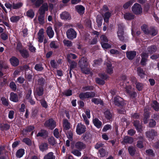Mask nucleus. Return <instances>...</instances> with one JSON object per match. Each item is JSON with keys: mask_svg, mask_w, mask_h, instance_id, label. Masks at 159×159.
Returning a JSON list of instances; mask_svg holds the SVG:
<instances>
[{"mask_svg": "<svg viewBox=\"0 0 159 159\" xmlns=\"http://www.w3.org/2000/svg\"><path fill=\"white\" fill-rule=\"evenodd\" d=\"M79 63L82 72L85 74H89L90 73V69L86 58H82L79 61Z\"/></svg>", "mask_w": 159, "mask_h": 159, "instance_id": "f257e3e1", "label": "nucleus"}, {"mask_svg": "<svg viewBox=\"0 0 159 159\" xmlns=\"http://www.w3.org/2000/svg\"><path fill=\"white\" fill-rule=\"evenodd\" d=\"M133 13L136 15H141L143 13V8L138 3H135L131 8Z\"/></svg>", "mask_w": 159, "mask_h": 159, "instance_id": "f03ea898", "label": "nucleus"}, {"mask_svg": "<svg viewBox=\"0 0 159 159\" xmlns=\"http://www.w3.org/2000/svg\"><path fill=\"white\" fill-rule=\"evenodd\" d=\"M95 93L94 92H86L81 93L79 95V97L82 100L94 97Z\"/></svg>", "mask_w": 159, "mask_h": 159, "instance_id": "7ed1b4c3", "label": "nucleus"}, {"mask_svg": "<svg viewBox=\"0 0 159 159\" xmlns=\"http://www.w3.org/2000/svg\"><path fill=\"white\" fill-rule=\"evenodd\" d=\"M66 34L67 38L70 39H73L76 37L77 33L73 29L70 28L68 30Z\"/></svg>", "mask_w": 159, "mask_h": 159, "instance_id": "20e7f679", "label": "nucleus"}, {"mask_svg": "<svg viewBox=\"0 0 159 159\" xmlns=\"http://www.w3.org/2000/svg\"><path fill=\"white\" fill-rule=\"evenodd\" d=\"M86 127L81 123H78L76 127V132L77 134L80 135L84 133L86 131Z\"/></svg>", "mask_w": 159, "mask_h": 159, "instance_id": "39448f33", "label": "nucleus"}, {"mask_svg": "<svg viewBox=\"0 0 159 159\" xmlns=\"http://www.w3.org/2000/svg\"><path fill=\"white\" fill-rule=\"evenodd\" d=\"M99 76L102 79H101L98 78H96V83L100 85L104 84H105V82L103 79H105L107 78V75L103 73H100L99 74Z\"/></svg>", "mask_w": 159, "mask_h": 159, "instance_id": "423d86ee", "label": "nucleus"}, {"mask_svg": "<svg viewBox=\"0 0 159 159\" xmlns=\"http://www.w3.org/2000/svg\"><path fill=\"white\" fill-rule=\"evenodd\" d=\"M113 102L115 105L118 106H123L124 104V100L118 96L114 98Z\"/></svg>", "mask_w": 159, "mask_h": 159, "instance_id": "0eeeda50", "label": "nucleus"}, {"mask_svg": "<svg viewBox=\"0 0 159 159\" xmlns=\"http://www.w3.org/2000/svg\"><path fill=\"white\" fill-rule=\"evenodd\" d=\"M44 125L51 129H54L56 126V122L52 119H50L47 121Z\"/></svg>", "mask_w": 159, "mask_h": 159, "instance_id": "6e6552de", "label": "nucleus"}, {"mask_svg": "<svg viewBox=\"0 0 159 159\" xmlns=\"http://www.w3.org/2000/svg\"><path fill=\"white\" fill-rule=\"evenodd\" d=\"M44 30L43 29H40L37 34V38L38 41L40 43H42L44 39Z\"/></svg>", "mask_w": 159, "mask_h": 159, "instance_id": "1a4fd4ad", "label": "nucleus"}, {"mask_svg": "<svg viewBox=\"0 0 159 159\" xmlns=\"http://www.w3.org/2000/svg\"><path fill=\"white\" fill-rule=\"evenodd\" d=\"M157 134V132L154 130H152L151 131H148L146 133L147 137L150 141L152 140L154 136Z\"/></svg>", "mask_w": 159, "mask_h": 159, "instance_id": "9d476101", "label": "nucleus"}, {"mask_svg": "<svg viewBox=\"0 0 159 159\" xmlns=\"http://www.w3.org/2000/svg\"><path fill=\"white\" fill-rule=\"evenodd\" d=\"M48 6L47 2L43 3L42 6L39 9V12L45 14L46 11L48 10Z\"/></svg>", "mask_w": 159, "mask_h": 159, "instance_id": "9b49d317", "label": "nucleus"}, {"mask_svg": "<svg viewBox=\"0 0 159 159\" xmlns=\"http://www.w3.org/2000/svg\"><path fill=\"white\" fill-rule=\"evenodd\" d=\"M61 18L64 20H70L71 17L70 14L67 11H64L60 14Z\"/></svg>", "mask_w": 159, "mask_h": 159, "instance_id": "f8f14e48", "label": "nucleus"}, {"mask_svg": "<svg viewBox=\"0 0 159 159\" xmlns=\"http://www.w3.org/2000/svg\"><path fill=\"white\" fill-rule=\"evenodd\" d=\"M117 36L120 40L123 41L124 40V31L122 26H119L118 30L117 32Z\"/></svg>", "mask_w": 159, "mask_h": 159, "instance_id": "ddd939ff", "label": "nucleus"}, {"mask_svg": "<svg viewBox=\"0 0 159 159\" xmlns=\"http://www.w3.org/2000/svg\"><path fill=\"white\" fill-rule=\"evenodd\" d=\"M126 91L131 97H134L137 95L136 93L132 91V88L130 86H126L125 87Z\"/></svg>", "mask_w": 159, "mask_h": 159, "instance_id": "4468645a", "label": "nucleus"}, {"mask_svg": "<svg viewBox=\"0 0 159 159\" xmlns=\"http://www.w3.org/2000/svg\"><path fill=\"white\" fill-rule=\"evenodd\" d=\"M126 56L129 60L133 59L136 55V52L135 51H127L126 52Z\"/></svg>", "mask_w": 159, "mask_h": 159, "instance_id": "2eb2a0df", "label": "nucleus"}, {"mask_svg": "<svg viewBox=\"0 0 159 159\" xmlns=\"http://www.w3.org/2000/svg\"><path fill=\"white\" fill-rule=\"evenodd\" d=\"M39 15L38 16V20L39 23L40 25L43 24L45 22V14L39 12Z\"/></svg>", "mask_w": 159, "mask_h": 159, "instance_id": "dca6fc26", "label": "nucleus"}, {"mask_svg": "<svg viewBox=\"0 0 159 159\" xmlns=\"http://www.w3.org/2000/svg\"><path fill=\"white\" fill-rule=\"evenodd\" d=\"M75 9L76 11L80 14H83L84 13L85 8L81 5H77L75 6Z\"/></svg>", "mask_w": 159, "mask_h": 159, "instance_id": "f3484780", "label": "nucleus"}, {"mask_svg": "<svg viewBox=\"0 0 159 159\" xmlns=\"http://www.w3.org/2000/svg\"><path fill=\"white\" fill-rule=\"evenodd\" d=\"M46 33L49 38H51L53 37L54 32L51 26H49L47 28Z\"/></svg>", "mask_w": 159, "mask_h": 159, "instance_id": "a211bd4d", "label": "nucleus"}, {"mask_svg": "<svg viewBox=\"0 0 159 159\" xmlns=\"http://www.w3.org/2000/svg\"><path fill=\"white\" fill-rule=\"evenodd\" d=\"M10 99L14 102H17L19 100L17 95L13 92L11 93L10 94Z\"/></svg>", "mask_w": 159, "mask_h": 159, "instance_id": "6ab92c4d", "label": "nucleus"}, {"mask_svg": "<svg viewBox=\"0 0 159 159\" xmlns=\"http://www.w3.org/2000/svg\"><path fill=\"white\" fill-rule=\"evenodd\" d=\"M10 61L12 65L15 66H18L19 64V60L15 57H13L10 59Z\"/></svg>", "mask_w": 159, "mask_h": 159, "instance_id": "aec40b11", "label": "nucleus"}, {"mask_svg": "<svg viewBox=\"0 0 159 159\" xmlns=\"http://www.w3.org/2000/svg\"><path fill=\"white\" fill-rule=\"evenodd\" d=\"M75 146L76 148L79 149L80 151L84 149L85 148V145L82 142L79 141L75 143Z\"/></svg>", "mask_w": 159, "mask_h": 159, "instance_id": "412c9836", "label": "nucleus"}, {"mask_svg": "<svg viewBox=\"0 0 159 159\" xmlns=\"http://www.w3.org/2000/svg\"><path fill=\"white\" fill-rule=\"evenodd\" d=\"M93 122L94 125L98 128H100L102 125V122L98 119L95 118L93 119Z\"/></svg>", "mask_w": 159, "mask_h": 159, "instance_id": "4be33fe9", "label": "nucleus"}, {"mask_svg": "<svg viewBox=\"0 0 159 159\" xmlns=\"http://www.w3.org/2000/svg\"><path fill=\"white\" fill-rule=\"evenodd\" d=\"M134 125L137 131L141 132L142 130V127L141 123H139V121H135L134 122Z\"/></svg>", "mask_w": 159, "mask_h": 159, "instance_id": "5701e85b", "label": "nucleus"}, {"mask_svg": "<svg viewBox=\"0 0 159 159\" xmlns=\"http://www.w3.org/2000/svg\"><path fill=\"white\" fill-rule=\"evenodd\" d=\"M132 81L136 84V87L137 89L139 91L141 90L143 87V85L140 83H136V79L135 78H133L131 80Z\"/></svg>", "mask_w": 159, "mask_h": 159, "instance_id": "b1692460", "label": "nucleus"}, {"mask_svg": "<svg viewBox=\"0 0 159 159\" xmlns=\"http://www.w3.org/2000/svg\"><path fill=\"white\" fill-rule=\"evenodd\" d=\"M148 55L145 53H143L141 55L142 60L141 61V64L143 65H145L147 61V58L148 57Z\"/></svg>", "mask_w": 159, "mask_h": 159, "instance_id": "393cba45", "label": "nucleus"}, {"mask_svg": "<svg viewBox=\"0 0 159 159\" xmlns=\"http://www.w3.org/2000/svg\"><path fill=\"white\" fill-rule=\"evenodd\" d=\"M39 149L41 151L43 152L48 149V144L47 143H42L39 146Z\"/></svg>", "mask_w": 159, "mask_h": 159, "instance_id": "a878e982", "label": "nucleus"}, {"mask_svg": "<svg viewBox=\"0 0 159 159\" xmlns=\"http://www.w3.org/2000/svg\"><path fill=\"white\" fill-rule=\"evenodd\" d=\"M124 16L125 20H129L134 19V16L132 13H127L124 15Z\"/></svg>", "mask_w": 159, "mask_h": 159, "instance_id": "bb28decb", "label": "nucleus"}, {"mask_svg": "<svg viewBox=\"0 0 159 159\" xmlns=\"http://www.w3.org/2000/svg\"><path fill=\"white\" fill-rule=\"evenodd\" d=\"M43 89L42 87H40L36 89L34 91V93L39 96H41L43 94Z\"/></svg>", "mask_w": 159, "mask_h": 159, "instance_id": "cd10ccee", "label": "nucleus"}, {"mask_svg": "<svg viewBox=\"0 0 159 159\" xmlns=\"http://www.w3.org/2000/svg\"><path fill=\"white\" fill-rule=\"evenodd\" d=\"M48 133L45 130L42 129L37 134V137H46L48 136Z\"/></svg>", "mask_w": 159, "mask_h": 159, "instance_id": "c85d7f7f", "label": "nucleus"}, {"mask_svg": "<svg viewBox=\"0 0 159 159\" xmlns=\"http://www.w3.org/2000/svg\"><path fill=\"white\" fill-rule=\"evenodd\" d=\"M61 62V60H59L57 63L56 62V61L54 60H52L50 61V64L52 67L57 68L58 66V64H59Z\"/></svg>", "mask_w": 159, "mask_h": 159, "instance_id": "c756f323", "label": "nucleus"}, {"mask_svg": "<svg viewBox=\"0 0 159 159\" xmlns=\"http://www.w3.org/2000/svg\"><path fill=\"white\" fill-rule=\"evenodd\" d=\"M63 122L64 129L66 130L69 129L70 128V124L68 120L64 119Z\"/></svg>", "mask_w": 159, "mask_h": 159, "instance_id": "7c9ffc66", "label": "nucleus"}, {"mask_svg": "<svg viewBox=\"0 0 159 159\" xmlns=\"http://www.w3.org/2000/svg\"><path fill=\"white\" fill-rule=\"evenodd\" d=\"M55 156L52 152H49L44 157V159H55Z\"/></svg>", "mask_w": 159, "mask_h": 159, "instance_id": "2f4dec72", "label": "nucleus"}, {"mask_svg": "<svg viewBox=\"0 0 159 159\" xmlns=\"http://www.w3.org/2000/svg\"><path fill=\"white\" fill-rule=\"evenodd\" d=\"M21 56L24 58L28 57L29 55L28 52L25 50H20L19 51Z\"/></svg>", "mask_w": 159, "mask_h": 159, "instance_id": "473e14b6", "label": "nucleus"}, {"mask_svg": "<svg viewBox=\"0 0 159 159\" xmlns=\"http://www.w3.org/2000/svg\"><path fill=\"white\" fill-rule=\"evenodd\" d=\"M133 142V139L128 136H125L123 139V142L125 143H131Z\"/></svg>", "mask_w": 159, "mask_h": 159, "instance_id": "72a5a7b5", "label": "nucleus"}, {"mask_svg": "<svg viewBox=\"0 0 159 159\" xmlns=\"http://www.w3.org/2000/svg\"><path fill=\"white\" fill-rule=\"evenodd\" d=\"M48 141L49 144L52 146H54L57 143L54 138L52 136L49 137L48 139Z\"/></svg>", "mask_w": 159, "mask_h": 159, "instance_id": "f704fd0d", "label": "nucleus"}, {"mask_svg": "<svg viewBox=\"0 0 159 159\" xmlns=\"http://www.w3.org/2000/svg\"><path fill=\"white\" fill-rule=\"evenodd\" d=\"M24 153V150L23 149H20L16 152V156L17 157L20 158L23 156Z\"/></svg>", "mask_w": 159, "mask_h": 159, "instance_id": "c9c22d12", "label": "nucleus"}, {"mask_svg": "<svg viewBox=\"0 0 159 159\" xmlns=\"http://www.w3.org/2000/svg\"><path fill=\"white\" fill-rule=\"evenodd\" d=\"M111 14L109 12H107L105 13L103 16L104 20L106 23H108L109 21V19L111 16Z\"/></svg>", "mask_w": 159, "mask_h": 159, "instance_id": "e433bc0d", "label": "nucleus"}, {"mask_svg": "<svg viewBox=\"0 0 159 159\" xmlns=\"http://www.w3.org/2000/svg\"><path fill=\"white\" fill-rule=\"evenodd\" d=\"M152 106L155 111H159V104L156 101H154L153 102Z\"/></svg>", "mask_w": 159, "mask_h": 159, "instance_id": "4c0bfd02", "label": "nucleus"}, {"mask_svg": "<svg viewBox=\"0 0 159 159\" xmlns=\"http://www.w3.org/2000/svg\"><path fill=\"white\" fill-rule=\"evenodd\" d=\"M44 0H37L33 4V5H34L35 7L38 8L43 3Z\"/></svg>", "mask_w": 159, "mask_h": 159, "instance_id": "58836bf2", "label": "nucleus"}, {"mask_svg": "<svg viewBox=\"0 0 159 159\" xmlns=\"http://www.w3.org/2000/svg\"><path fill=\"white\" fill-rule=\"evenodd\" d=\"M26 14L28 17L32 18L34 16V13L33 10L30 9L27 11Z\"/></svg>", "mask_w": 159, "mask_h": 159, "instance_id": "ea45409f", "label": "nucleus"}, {"mask_svg": "<svg viewBox=\"0 0 159 159\" xmlns=\"http://www.w3.org/2000/svg\"><path fill=\"white\" fill-rule=\"evenodd\" d=\"M107 73L109 74H111L113 73V67H112L111 64H107Z\"/></svg>", "mask_w": 159, "mask_h": 159, "instance_id": "a19ab883", "label": "nucleus"}, {"mask_svg": "<svg viewBox=\"0 0 159 159\" xmlns=\"http://www.w3.org/2000/svg\"><path fill=\"white\" fill-rule=\"evenodd\" d=\"M137 73L138 75L141 78H143L145 75L143 70L140 67L137 68Z\"/></svg>", "mask_w": 159, "mask_h": 159, "instance_id": "79ce46f5", "label": "nucleus"}, {"mask_svg": "<svg viewBox=\"0 0 159 159\" xmlns=\"http://www.w3.org/2000/svg\"><path fill=\"white\" fill-rule=\"evenodd\" d=\"M92 101L96 104H100L103 105V102L101 99L96 98H93L92 100Z\"/></svg>", "mask_w": 159, "mask_h": 159, "instance_id": "37998d69", "label": "nucleus"}, {"mask_svg": "<svg viewBox=\"0 0 159 159\" xmlns=\"http://www.w3.org/2000/svg\"><path fill=\"white\" fill-rule=\"evenodd\" d=\"M105 117L108 120L111 119L112 117V115L109 110H107L104 113Z\"/></svg>", "mask_w": 159, "mask_h": 159, "instance_id": "c03bdc74", "label": "nucleus"}, {"mask_svg": "<svg viewBox=\"0 0 159 159\" xmlns=\"http://www.w3.org/2000/svg\"><path fill=\"white\" fill-rule=\"evenodd\" d=\"M67 58H68V61L69 62V63L71 62V59H75L76 58V56L74 54L72 53H69L67 56Z\"/></svg>", "mask_w": 159, "mask_h": 159, "instance_id": "a18cd8bd", "label": "nucleus"}, {"mask_svg": "<svg viewBox=\"0 0 159 159\" xmlns=\"http://www.w3.org/2000/svg\"><path fill=\"white\" fill-rule=\"evenodd\" d=\"M102 18L101 16H98L97 17V22L98 26L100 27L102 24Z\"/></svg>", "mask_w": 159, "mask_h": 159, "instance_id": "49530a36", "label": "nucleus"}, {"mask_svg": "<svg viewBox=\"0 0 159 159\" xmlns=\"http://www.w3.org/2000/svg\"><path fill=\"white\" fill-rule=\"evenodd\" d=\"M0 128L2 130H7L9 129L10 125L6 124H0Z\"/></svg>", "mask_w": 159, "mask_h": 159, "instance_id": "de8ad7c7", "label": "nucleus"}, {"mask_svg": "<svg viewBox=\"0 0 159 159\" xmlns=\"http://www.w3.org/2000/svg\"><path fill=\"white\" fill-rule=\"evenodd\" d=\"M98 156L100 157H102L105 156L106 155V152L104 149L102 148L99 151Z\"/></svg>", "mask_w": 159, "mask_h": 159, "instance_id": "09e8293b", "label": "nucleus"}, {"mask_svg": "<svg viewBox=\"0 0 159 159\" xmlns=\"http://www.w3.org/2000/svg\"><path fill=\"white\" fill-rule=\"evenodd\" d=\"M77 149H74L71 151V153L73 154L74 155L77 157H80L81 155V152Z\"/></svg>", "mask_w": 159, "mask_h": 159, "instance_id": "8fccbe9b", "label": "nucleus"}, {"mask_svg": "<svg viewBox=\"0 0 159 159\" xmlns=\"http://www.w3.org/2000/svg\"><path fill=\"white\" fill-rule=\"evenodd\" d=\"M128 151L130 154L133 156L135 154V149L134 147H130L128 148Z\"/></svg>", "mask_w": 159, "mask_h": 159, "instance_id": "3c124183", "label": "nucleus"}, {"mask_svg": "<svg viewBox=\"0 0 159 159\" xmlns=\"http://www.w3.org/2000/svg\"><path fill=\"white\" fill-rule=\"evenodd\" d=\"M63 43L65 46L68 47H70L72 46V43L69 40H64L63 41Z\"/></svg>", "mask_w": 159, "mask_h": 159, "instance_id": "603ef678", "label": "nucleus"}, {"mask_svg": "<svg viewBox=\"0 0 159 159\" xmlns=\"http://www.w3.org/2000/svg\"><path fill=\"white\" fill-rule=\"evenodd\" d=\"M50 46L51 48H52L56 49L58 48L57 43L54 41H52L51 42Z\"/></svg>", "mask_w": 159, "mask_h": 159, "instance_id": "864d4df0", "label": "nucleus"}, {"mask_svg": "<svg viewBox=\"0 0 159 159\" xmlns=\"http://www.w3.org/2000/svg\"><path fill=\"white\" fill-rule=\"evenodd\" d=\"M20 18L19 16H13L11 17L10 20L12 22H16L19 20Z\"/></svg>", "mask_w": 159, "mask_h": 159, "instance_id": "5fc2aeb1", "label": "nucleus"}, {"mask_svg": "<svg viewBox=\"0 0 159 159\" xmlns=\"http://www.w3.org/2000/svg\"><path fill=\"white\" fill-rule=\"evenodd\" d=\"M22 6V3L21 2H19L16 4L13 3L12 4V9H17L19 8Z\"/></svg>", "mask_w": 159, "mask_h": 159, "instance_id": "6e6d98bb", "label": "nucleus"}, {"mask_svg": "<svg viewBox=\"0 0 159 159\" xmlns=\"http://www.w3.org/2000/svg\"><path fill=\"white\" fill-rule=\"evenodd\" d=\"M142 30L144 32L145 34H148L149 31L148 30V27L146 25H143L141 26Z\"/></svg>", "mask_w": 159, "mask_h": 159, "instance_id": "4d7b16f0", "label": "nucleus"}, {"mask_svg": "<svg viewBox=\"0 0 159 159\" xmlns=\"http://www.w3.org/2000/svg\"><path fill=\"white\" fill-rule=\"evenodd\" d=\"M101 45L102 48L104 49H107L111 47V45L109 44L106 42L102 43H101Z\"/></svg>", "mask_w": 159, "mask_h": 159, "instance_id": "13d9d810", "label": "nucleus"}, {"mask_svg": "<svg viewBox=\"0 0 159 159\" xmlns=\"http://www.w3.org/2000/svg\"><path fill=\"white\" fill-rule=\"evenodd\" d=\"M100 39L101 43H102L107 42L108 41V40L107 37L104 35H102Z\"/></svg>", "mask_w": 159, "mask_h": 159, "instance_id": "bf43d9fd", "label": "nucleus"}, {"mask_svg": "<svg viewBox=\"0 0 159 159\" xmlns=\"http://www.w3.org/2000/svg\"><path fill=\"white\" fill-rule=\"evenodd\" d=\"M64 95L68 96H70L72 94V92L71 90L70 89H67L65 90L63 92Z\"/></svg>", "mask_w": 159, "mask_h": 159, "instance_id": "052dcab7", "label": "nucleus"}, {"mask_svg": "<svg viewBox=\"0 0 159 159\" xmlns=\"http://www.w3.org/2000/svg\"><path fill=\"white\" fill-rule=\"evenodd\" d=\"M156 47L154 46H152L148 48V50L149 53H152L155 52L156 50Z\"/></svg>", "mask_w": 159, "mask_h": 159, "instance_id": "680f3d73", "label": "nucleus"}, {"mask_svg": "<svg viewBox=\"0 0 159 159\" xmlns=\"http://www.w3.org/2000/svg\"><path fill=\"white\" fill-rule=\"evenodd\" d=\"M1 100L2 101V103L3 105L5 106L8 105V100L5 97H2L1 98Z\"/></svg>", "mask_w": 159, "mask_h": 159, "instance_id": "e2e57ef3", "label": "nucleus"}, {"mask_svg": "<svg viewBox=\"0 0 159 159\" xmlns=\"http://www.w3.org/2000/svg\"><path fill=\"white\" fill-rule=\"evenodd\" d=\"M9 86L10 88L13 90H16V85L14 82H11L9 84Z\"/></svg>", "mask_w": 159, "mask_h": 159, "instance_id": "0e129e2a", "label": "nucleus"}, {"mask_svg": "<svg viewBox=\"0 0 159 159\" xmlns=\"http://www.w3.org/2000/svg\"><path fill=\"white\" fill-rule=\"evenodd\" d=\"M35 69L37 71H41L43 69V68L41 64H37L34 67Z\"/></svg>", "mask_w": 159, "mask_h": 159, "instance_id": "69168bd1", "label": "nucleus"}, {"mask_svg": "<svg viewBox=\"0 0 159 159\" xmlns=\"http://www.w3.org/2000/svg\"><path fill=\"white\" fill-rule=\"evenodd\" d=\"M111 128V126L110 125H105L102 129V131L106 132L110 129Z\"/></svg>", "mask_w": 159, "mask_h": 159, "instance_id": "338daca9", "label": "nucleus"}, {"mask_svg": "<svg viewBox=\"0 0 159 159\" xmlns=\"http://www.w3.org/2000/svg\"><path fill=\"white\" fill-rule=\"evenodd\" d=\"M110 52L111 54H112L117 55L120 53V52L117 50L111 49L110 50Z\"/></svg>", "mask_w": 159, "mask_h": 159, "instance_id": "774afa93", "label": "nucleus"}]
</instances>
